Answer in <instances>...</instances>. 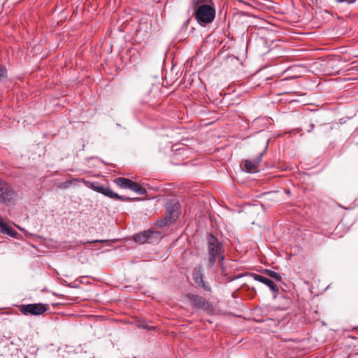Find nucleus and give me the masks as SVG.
<instances>
[{"instance_id":"obj_5","label":"nucleus","mask_w":358,"mask_h":358,"mask_svg":"<svg viewBox=\"0 0 358 358\" xmlns=\"http://www.w3.org/2000/svg\"><path fill=\"white\" fill-rule=\"evenodd\" d=\"M18 310L24 315H40L47 311L48 308L43 303L22 304L18 306Z\"/></svg>"},{"instance_id":"obj_6","label":"nucleus","mask_w":358,"mask_h":358,"mask_svg":"<svg viewBox=\"0 0 358 358\" xmlns=\"http://www.w3.org/2000/svg\"><path fill=\"white\" fill-rule=\"evenodd\" d=\"M15 192L8 183L0 180V203L10 205L13 203Z\"/></svg>"},{"instance_id":"obj_11","label":"nucleus","mask_w":358,"mask_h":358,"mask_svg":"<svg viewBox=\"0 0 358 358\" xmlns=\"http://www.w3.org/2000/svg\"><path fill=\"white\" fill-rule=\"evenodd\" d=\"M261 157H262V155H260L259 157L257 159L245 160L241 164L242 169L248 173H255V172L258 171V170H259L258 167H259V164Z\"/></svg>"},{"instance_id":"obj_2","label":"nucleus","mask_w":358,"mask_h":358,"mask_svg":"<svg viewBox=\"0 0 358 358\" xmlns=\"http://www.w3.org/2000/svg\"><path fill=\"white\" fill-rule=\"evenodd\" d=\"M208 241V259L206 265L209 268H213L217 260L222 266L224 257L223 245L212 234L207 236Z\"/></svg>"},{"instance_id":"obj_18","label":"nucleus","mask_w":358,"mask_h":358,"mask_svg":"<svg viewBox=\"0 0 358 358\" xmlns=\"http://www.w3.org/2000/svg\"><path fill=\"white\" fill-rule=\"evenodd\" d=\"M355 0H347V2L349 3H352L353 2H355Z\"/></svg>"},{"instance_id":"obj_8","label":"nucleus","mask_w":358,"mask_h":358,"mask_svg":"<svg viewBox=\"0 0 358 358\" xmlns=\"http://www.w3.org/2000/svg\"><path fill=\"white\" fill-rule=\"evenodd\" d=\"M193 280L195 283L199 286L201 287L206 291H210V286L207 285L204 282V275L203 273V269L201 266H199L194 268L193 274Z\"/></svg>"},{"instance_id":"obj_3","label":"nucleus","mask_w":358,"mask_h":358,"mask_svg":"<svg viewBox=\"0 0 358 358\" xmlns=\"http://www.w3.org/2000/svg\"><path fill=\"white\" fill-rule=\"evenodd\" d=\"M80 182L84 183L87 187L91 188L94 191L101 193L109 198L120 199L122 201H129V197H124L113 192L108 187L100 185L99 182H92L85 179H80Z\"/></svg>"},{"instance_id":"obj_1","label":"nucleus","mask_w":358,"mask_h":358,"mask_svg":"<svg viewBox=\"0 0 358 358\" xmlns=\"http://www.w3.org/2000/svg\"><path fill=\"white\" fill-rule=\"evenodd\" d=\"M194 18L201 26L212 23L215 18V8L212 0H192Z\"/></svg>"},{"instance_id":"obj_4","label":"nucleus","mask_w":358,"mask_h":358,"mask_svg":"<svg viewBox=\"0 0 358 358\" xmlns=\"http://www.w3.org/2000/svg\"><path fill=\"white\" fill-rule=\"evenodd\" d=\"M113 182L120 187L131 189L139 195H144L146 193V189L140 184L128 178H117Z\"/></svg>"},{"instance_id":"obj_15","label":"nucleus","mask_w":358,"mask_h":358,"mask_svg":"<svg viewBox=\"0 0 358 358\" xmlns=\"http://www.w3.org/2000/svg\"><path fill=\"white\" fill-rule=\"evenodd\" d=\"M80 179L72 178L71 180H66L59 185V187L62 189H67L71 187L73 181H80Z\"/></svg>"},{"instance_id":"obj_13","label":"nucleus","mask_w":358,"mask_h":358,"mask_svg":"<svg viewBox=\"0 0 358 358\" xmlns=\"http://www.w3.org/2000/svg\"><path fill=\"white\" fill-rule=\"evenodd\" d=\"M190 299L194 304L199 308H202L206 303L204 298L198 295H192Z\"/></svg>"},{"instance_id":"obj_10","label":"nucleus","mask_w":358,"mask_h":358,"mask_svg":"<svg viewBox=\"0 0 358 358\" xmlns=\"http://www.w3.org/2000/svg\"><path fill=\"white\" fill-rule=\"evenodd\" d=\"M252 277L256 281L260 282L266 285V286H268L272 292H273V293L278 292V291H279L278 287L271 280H270L263 275L257 274V273H252Z\"/></svg>"},{"instance_id":"obj_12","label":"nucleus","mask_w":358,"mask_h":358,"mask_svg":"<svg viewBox=\"0 0 358 358\" xmlns=\"http://www.w3.org/2000/svg\"><path fill=\"white\" fill-rule=\"evenodd\" d=\"M0 232L3 234L8 235L10 237H16L17 232L11 228L6 222H4L3 218L0 215Z\"/></svg>"},{"instance_id":"obj_9","label":"nucleus","mask_w":358,"mask_h":358,"mask_svg":"<svg viewBox=\"0 0 358 358\" xmlns=\"http://www.w3.org/2000/svg\"><path fill=\"white\" fill-rule=\"evenodd\" d=\"M154 234V231L151 230L144 231L135 234L134 239L139 244L150 243L152 241Z\"/></svg>"},{"instance_id":"obj_14","label":"nucleus","mask_w":358,"mask_h":358,"mask_svg":"<svg viewBox=\"0 0 358 358\" xmlns=\"http://www.w3.org/2000/svg\"><path fill=\"white\" fill-rule=\"evenodd\" d=\"M264 273L266 274L270 278L275 280L278 282H280L282 280V277L279 273H277L272 270L265 269Z\"/></svg>"},{"instance_id":"obj_17","label":"nucleus","mask_w":358,"mask_h":358,"mask_svg":"<svg viewBox=\"0 0 358 358\" xmlns=\"http://www.w3.org/2000/svg\"><path fill=\"white\" fill-rule=\"evenodd\" d=\"M337 2L338 3H343V2H345L347 1V0H336Z\"/></svg>"},{"instance_id":"obj_7","label":"nucleus","mask_w":358,"mask_h":358,"mask_svg":"<svg viewBox=\"0 0 358 358\" xmlns=\"http://www.w3.org/2000/svg\"><path fill=\"white\" fill-rule=\"evenodd\" d=\"M178 203H172L171 202L166 204V215L165 216V224H169L174 222L178 217L177 210L178 209Z\"/></svg>"},{"instance_id":"obj_16","label":"nucleus","mask_w":358,"mask_h":358,"mask_svg":"<svg viewBox=\"0 0 358 358\" xmlns=\"http://www.w3.org/2000/svg\"><path fill=\"white\" fill-rule=\"evenodd\" d=\"M6 72H7V71H6V68H5V67H3V66H0V81H1L3 78H6Z\"/></svg>"}]
</instances>
